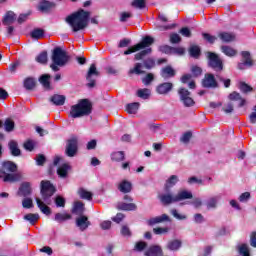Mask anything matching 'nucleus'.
Returning a JSON list of instances; mask_svg holds the SVG:
<instances>
[{
	"label": "nucleus",
	"instance_id": "obj_1",
	"mask_svg": "<svg viewBox=\"0 0 256 256\" xmlns=\"http://www.w3.org/2000/svg\"><path fill=\"white\" fill-rule=\"evenodd\" d=\"M91 17V12L80 9L77 12L72 13L66 18V22L72 27V31L77 33L85 29L89 25V18Z\"/></svg>",
	"mask_w": 256,
	"mask_h": 256
},
{
	"label": "nucleus",
	"instance_id": "obj_2",
	"mask_svg": "<svg viewBox=\"0 0 256 256\" xmlns=\"http://www.w3.org/2000/svg\"><path fill=\"white\" fill-rule=\"evenodd\" d=\"M0 179H3L5 183H15L19 181V174H17V165L11 161L2 163L0 169Z\"/></svg>",
	"mask_w": 256,
	"mask_h": 256
},
{
	"label": "nucleus",
	"instance_id": "obj_3",
	"mask_svg": "<svg viewBox=\"0 0 256 256\" xmlns=\"http://www.w3.org/2000/svg\"><path fill=\"white\" fill-rule=\"evenodd\" d=\"M92 105L87 99H82L78 104L73 105L70 110V115L73 119H79V117H85L91 115Z\"/></svg>",
	"mask_w": 256,
	"mask_h": 256
},
{
	"label": "nucleus",
	"instance_id": "obj_4",
	"mask_svg": "<svg viewBox=\"0 0 256 256\" xmlns=\"http://www.w3.org/2000/svg\"><path fill=\"white\" fill-rule=\"evenodd\" d=\"M55 194V186L48 180H42L41 182V195L46 205H51V197Z\"/></svg>",
	"mask_w": 256,
	"mask_h": 256
},
{
	"label": "nucleus",
	"instance_id": "obj_5",
	"mask_svg": "<svg viewBox=\"0 0 256 256\" xmlns=\"http://www.w3.org/2000/svg\"><path fill=\"white\" fill-rule=\"evenodd\" d=\"M153 43H155V39H153V37L145 36L140 43L124 51V55H131V53H136V51H141V49L150 47V45H153Z\"/></svg>",
	"mask_w": 256,
	"mask_h": 256
},
{
	"label": "nucleus",
	"instance_id": "obj_6",
	"mask_svg": "<svg viewBox=\"0 0 256 256\" xmlns=\"http://www.w3.org/2000/svg\"><path fill=\"white\" fill-rule=\"evenodd\" d=\"M52 61L53 63H55V65L63 67L67 65V61H69V56H67V53L61 48H55L52 54Z\"/></svg>",
	"mask_w": 256,
	"mask_h": 256
},
{
	"label": "nucleus",
	"instance_id": "obj_7",
	"mask_svg": "<svg viewBox=\"0 0 256 256\" xmlns=\"http://www.w3.org/2000/svg\"><path fill=\"white\" fill-rule=\"evenodd\" d=\"M208 66L214 71H223V60L214 52L207 53Z\"/></svg>",
	"mask_w": 256,
	"mask_h": 256
},
{
	"label": "nucleus",
	"instance_id": "obj_8",
	"mask_svg": "<svg viewBox=\"0 0 256 256\" xmlns=\"http://www.w3.org/2000/svg\"><path fill=\"white\" fill-rule=\"evenodd\" d=\"M98 77H99V71H97V66H95V64H91L88 70V73L86 75V81H88L87 87H89L90 89H93V87H95V82L97 81Z\"/></svg>",
	"mask_w": 256,
	"mask_h": 256
},
{
	"label": "nucleus",
	"instance_id": "obj_9",
	"mask_svg": "<svg viewBox=\"0 0 256 256\" xmlns=\"http://www.w3.org/2000/svg\"><path fill=\"white\" fill-rule=\"evenodd\" d=\"M77 138L73 137L67 141L66 144V155L67 157H75L77 155Z\"/></svg>",
	"mask_w": 256,
	"mask_h": 256
},
{
	"label": "nucleus",
	"instance_id": "obj_10",
	"mask_svg": "<svg viewBox=\"0 0 256 256\" xmlns=\"http://www.w3.org/2000/svg\"><path fill=\"white\" fill-rule=\"evenodd\" d=\"M202 85L206 89H215V87H218L217 80L213 74H206L202 80Z\"/></svg>",
	"mask_w": 256,
	"mask_h": 256
},
{
	"label": "nucleus",
	"instance_id": "obj_11",
	"mask_svg": "<svg viewBox=\"0 0 256 256\" xmlns=\"http://www.w3.org/2000/svg\"><path fill=\"white\" fill-rule=\"evenodd\" d=\"M243 62H240L238 64V69L243 70L245 67H252L253 66V60H251V53L248 51H243L241 53Z\"/></svg>",
	"mask_w": 256,
	"mask_h": 256
},
{
	"label": "nucleus",
	"instance_id": "obj_12",
	"mask_svg": "<svg viewBox=\"0 0 256 256\" xmlns=\"http://www.w3.org/2000/svg\"><path fill=\"white\" fill-rule=\"evenodd\" d=\"M171 91H173V83L171 82L161 83L156 88V93H158V95H168Z\"/></svg>",
	"mask_w": 256,
	"mask_h": 256
},
{
	"label": "nucleus",
	"instance_id": "obj_13",
	"mask_svg": "<svg viewBox=\"0 0 256 256\" xmlns=\"http://www.w3.org/2000/svg\"><path fill=\"white\" fill-rule=\"evenodd\" d=\"M90 225L91 222L89 221V218L87 216L82 215L76 218V227H78L80 231H86V229H88Z\"/></svg>",
	"mask_w": 256,
	"mask_h": 256
},
{
	"label": "nucleus",
	"instance_id": "obj_14",
	"mask_svg": "<svg viewBox=\"0 0 256 256\" xmlns=\"http://www.w3.org/2000/svg\"><path fill=\"white\" fill-rule=\"evenodd\" d=\"M159 199L163 205H171V203H177L176 196L171 193L159 195Z\"/></svg>",
	"mask_w": 256,
	"mask_h": 256
},
{
	"label": "nucleus",
	"instance_id": "obj_15",
	"mask_svg": "<svg viewBox=\"0 0 256 256\" xmlns=\"http://www.w3.org/2000/svg\"><path fill=\"white\" fill-rule=\"evenodd\" d=\"M53 7H55V3L47 0L41 1L38 5V9L41 11V13H49Z\"/></svg>",
	"mask_w": 256,
	"mask_h": 256
},
{
	"label": "nucleus",
	"instance_id": "obj_16",
	"mask_svg": "<svg viewBox=\"0 0 256 256\" xmlns=\"http://www.w3.org/2000/svg\"><path fill=\"white\" fill-rule=\"evenodd\" d=\"M72 213L79 217L83 216V213H85V204L81 201L75 202L72 208Z\"/></svg>",
	"mask_w": 256,
	"mask_h": 256
},
{
	"label": "nucleus",
	"instance_id": "obj_17",
	"mask_svg": "<svg viewBox=\"0 0 256 256\" xmlns=\"http://www.w3.org/2000/svg\"><path fill=\"white\" fill-rule=\"evenodd\" d=\"M160 75L164 79H172V77H175V69L171 66H166L162 68Z\"/></svg>",
	"mask_w": 256,
	"mask_h": 256
},
{
	"label": "nucleus",
	"instance_id": "obj_18",
	"mask_svg": "<svg viewBox=\"0 0 256 256\" xmlns=\"http://www.w3.org/2000/svg\"><path fill=\"white\" fill-rule=\"evenodd\" d=\"M221 200V196H213V197H210L206 202H205V205H206V208L208 210L210 209H217V205L219 203V201Z\"/></svg>",
	"mask_w": 256,
	"mask_h": 256
},
{
	"label": "nucleus",
	"instance_id": "obj_19",
	"mask_svg": "<svg viewBox=\"0 0 256 256\" xmlns=\"http://www.w3.org/2000/svg\"><path fill=\"white\" fill-rule=\"evenodd\" d=\"M185 199H193V193L187 190L179 191L176 195V203H179V201H185Z\"/></svg>",
	"mask_w": 256,
	"mask_h": 256
},
{
	"label": "nucleus",
	"instance_id": "obj_20",
	"mask_svg": "<svg viewBox=\"0 0 256 256\" xmlns=\"http://www.w3.org/2000/svg\"><path fill=\"white\" fill-rule=\"evenodd\" d=\"M145 256H163V250L160 246L154 245L145 252Z\"/></svg>",
	"mask_w": 256,
	"mask_h": 256
},
{
	"label": "nucleus",
	"instance_id": "obj_21",
	"mask_svg": "<svg viewBox=\"0 0 256 256\" xmlns=\"http://www.w3.org/2000/svg\"><path fill=\"white\" fill-rule=\"evenodd\" d=\"M132 189H133V186H132L131 182H129L127 180H123L118 185V190L121 193H131Z\"/></svg>",
	"mask_w": 256,
	"mask_h": 256
},
{
	"label": "nucleus",
	"instance_id": "obj_22",
	"mask_svg": "<svg viewBox=\"0 0 256 256\" xmlns=\"http://www.w3.org/2000/svg\"><path fill=\"white\" fill-rule=\"evenodd\" d=\"M118 209L120 211H137V205L135 203H118Z\"/></svg>",
	"mask_w": 256,
	"mask_h": 256
},
{
	"label": "nucleus",
	"instance_id": "obj_23",
	"mask_svg": "<svg viewBox=\"0 0 256 256\" xmlns=\"http://www.w3.org/2000/svg\"><path fill=\"white\" fill-rule=\"evenodd\" d=\"M17 19V15H15V12L8 11L3 19L4 25H13L15 23V20Z\"/></svg>",
	"mask_w": 256,
	"mask_h": 256
},
{
	"label": "nucleus",
	"instance_id": "obj_24",
	"mask_svg": "<svg viewBox=\"0 0 256 256\" xmlns=\"http://www.w3.org/2000/svg\"><path fill=\"white\" fill-rule=\"evenodd\" d=\"M8 147L11 151V155H13V157H19V155H21V150L19 149V145L17 144V142L15 140H12L9 142Z\"/></svg>",
	"mask_w": 256,
	"mask_h": 256
},
{
	"label": "nucleus",
	"instance_id": "obj_25",
	"mask_svg": "<svg viewBox=\"0 0 256 256\" xmlns=\"http://www.w3.org/2000/svg\"><path fill=\"white\" fill-rule=\"evenodd\" d=\"M164 221H169L167 214H162L161 216L150 218L148 220V225H157V223H163Z\"/></svg>",
	"mask_w": 256,
	"mask_h": 256
},
{
	"label": "nucleus",
	"instance_id": "obj_26",
	"mask_svg": "<svg viewBox=\"0 0 256 256\" xmlns=\"http://www.w3.org/2000/svg\"><path fill=\"white\" fill-rule=\"evenodd\" d=\"M71 169V166L69 164H62L58 169H57V174L59 177L62 179H65L67 175H69V170Z\"/></svg>",
	"mask_w": 256,
	"mask_h": 256
},
{
	"label": "nucleus",
	"instance_id": "obj_27",
	"mask_svg": "<svg viewBox=\"0 0 256 256\" xmlns=\"http://www.w3.org/2000/svg\"><path fill=\"white\" fill-rule=\"evenodd\" d=\"M50 101L53 103V105L61 107L62 105H65V96L55 94L50 98Z\"/></svg>",
	"mask_w": 256,
	"mask_h": 256
},
{
	"label": "nucleus",
	"instance_id": "obj_28",
	"mask_svg": "<svg viewBox=\"0 0 256 256\" xmlns=\"http://www.w3.org/2000/svg\"><path fill=\"white\" fill-rule=\"evenodd\" d=\"M229 99L230 101H238V107H243L246 103L245 99H243L241 97V94L237 93V92H232L230 95H229Z\"/></svg>",
	"mask_w": 256,
	"mask_h": 256
},
{
	"label": "nucleus",
	"instance_id": "obj_29",
	"mask_svg": "<svg viewBox=\"0 0 256 256\" xmlns=\"http://www.w3.org/2000/svg\"><path fill=\"white\" fill-rule=\"evenodd\" d=\"M177 183H179V177H177V175L170 176L168 181L165 183V191H169V189L175 187Z\"/></svg>",
	"mask_w": 256,
	"mask_h": 256
},
{
	"label": "nucleus",
	"instance_id": "obj_30",
	"mask_svg": "<svg viewBox=\"0 0 256 256\" xmlns=\"http://www.w3.org/2000/svg\"><path fill=\"white\" fill-rule=\"evenodd\" d=\"M36 203L38 205V208L44 215H49L51 213V208L45 204V202L41 201V199L36 198Z\"/></svg>",
	"mask_w": 256,
	"mask_h": 256
},
{
	"label": "nucleus",
	"instance_id": "obj_31",
	"mask_svg": "<svg viewBox=\"0 0 256 256\" xmlns=\"http://www.w3.org/2000/svg\"><path fill=\"white\" fill-rule=\"evenodd\" d=\"M218 37L224 43H230V41H234L235 40V35H233L232 33H228V32H220L218 34Z\"/></svg>",
	"mask_w": 256,
	"mask_h": 256
},
{
	"label": "nucleus",
	"instance_id": "obj_32",
	"mask_svg": "<svg viewBox=\"0 0 256 256\" xmlns=\"http://www.w3.org/2000/svg\"><path fill=\"white\" fill-rule=\"evenodd\" d=\"M20 192L23 195V197H28V195H31V183L29 182L22 183L20 187Z\"/></svg>",
	"mask_w": 256,
	"mask_h": 256
},
{
	"label": "nucleus",
	"instance_id": "obj_33",
	"mask_svg": "<svg viewBox=\"0 0 256 256\" xmlns=\"http://www.w3.org/2000/svg\"><path fill=\"white\" fill-rule=\"evenodd\" d=\"M221 51L222 53H224V55H226L227 57H235V55H237V50H235L233 47L231 46H222L221 47Z\"/></svg>",
	"mask_w": 256,
	"mask_h": 256
},
{
	"label": "nucleus",
	"instance_id": "obj_34",
	"mask_svg": "<svg viewBox=\"0 0 256 256\" xmlns=\"http://www.w3.org/2000/svg\"><path fill=\"white\" fill-rule=\"evenodd\" d=\"M189 54L193 59H199L201 56V48L197 45H193L189 48Z\"/></svg>",
	"mask_w": 256,
	"mask_h": 256
},
{
	"label": "nucleus",
	"instance_id": "obj_35",
	"mask_svg": "<svg viewBox=\"0 0 256 256\" xmlns=\"http://www.w3.org/2000/svg\"><path fill=\"white\" fill-rule=\"evenodd\" d=\"M78 194L80 196V199H86L87 201H91L93 199V193L85 190V188H80L78 190Z\"/></svg>",
	"mask_w": 256,
	"mask_h": 256
},
{
	"label": "nucleus",
	"instance_id": "obj_36",
	"mask_svg": "<svg viewBox=\"0 0 256 256\" xmlns=\"http://www.w3.org/2000/svg\"><path fill=\"white\" fill-rule=\"evenodd\" d=\"M50 79H51V75L44 74L40 77L39 81L45 89H51V83L49 82Z\"/></svg>",
	"mask_w": 256,
	"mask_h": 256
},
{
	"label": "nucleus",
	"instance_id": "obj_37",
	"mask_svg": "<svg viewBox=\"0 0 256 256\" xmlns=\"http://www.w3.org/2000/svg\"><path fill=\"white\" fill-rule=\"evenodd\" d=\"M143 69V64L142 63H136L134 68L129 70L130 75H143L145 71L141 70Z\"/></svg>",
	"mask_w": 256,
	"mask_h": 256
},
{
	"label": "nucleus",
	"instance_id": "obj_38",
	"mask_svg": "<svg viewBox=\"0 0 256 256\" xmlns=\"http://www.w3.org/2000/svg\"><path fill=\"white\" fill-rule=\"evenodd\" d=\"M126 111L130 115H135L139 111V102L130 103L126 106Z\"/></svg>",
	"mask_w": 256,
	"mask_h": 256
},
{
	"label": "nucleus",
	"instance_id": "obj_39",
	"mask_svg": "<svg viewBox=\"0 0 256 256\" xmlns=\"http://www.w3.org/2000/svg\"><path fill=\"white\" fill-rule=\"evenodd\" d=\"M178 95L180 96V101L183 103L186 99L191 97V92L185 88H180L178 90Z\"/></svg>",
	"mask_w": 256,
	"mask_h": 256
},
{
	"label": "nucleus",
	"instance_id": "obj_40",
	"mask_svg": "<svg viewBox=\"0 0 256 256\" xmlns=\"http://www.w3.org/2000/svg\"><path fill=\"white\" fill-rule=\"evenodd\" d=\"M238 253L241 256H251L249 253V246L247 244H240L237 246Z\"/></svg>",
	"mask_w": 256,
	"mask_h": 256
},
{
	"label": "nucleus",
	"instance_id": "obj_41",
	"mask_svg": "<svg viewBox=\"0 0 256 256\" xmlns=\"http://www.w3.org/2000/svg\"><path fill=\"white\" fill-rule=\"evenodd\" d=\"M137 96L140 97V99H149V97H151V90L148 88L139 89Z\"/></svg>",
	"mask_w": 256,
	"mask_h": 256
},
{
	"label": "nucleus",
	"instance_id": "obj_42",
	"mask_svg": "<svg viewBox=\"0 0 256 256\" xmlns=\"http://www.w3.org/2000/svg\"><path fill=\"white\" fill-rule=\"evenodd\" d=\"M25 221H29L31 225H35L39 221V214L29 213L24 216Z\"/></svg>",
	"mask_w": 256,
	"mask_h": 256
},
{
	"label": "nucleus",
	"instance_id": "obj_43",
	"mask_svg": "<svg viewBox=\"0 0 256 256\" xmlns=\"http://www.w3.org/2000/svg\"><path fill=\"white\" fill-rule=\"evenodd\" d=\"M111 159L119 163L125 159V153L123 151L113 152L111 154Z\"/></svg>",
	"mask_w": 256,
	"mask_h": 256
},
{
	"label": "nucleus",
	"instance_id": "obj_44",
	"mask_svg": "<svg viewBox=\"0 0 256 256\" xmlns=\"http://www.w3.org/2000/svg\"><path fill=\"white\" fill-rule=\"evenodd\" d=\"M181 247V241L179 240H172L170 242H168L167 248L170 251H177V249H179Z\"/></svg>",
	"mask_w": 256,
	"mask_h": 256
},
{
	"label": "nucleus",
	"instance_id": "obj_45",
	"mask_svg": "<svg viewBox=\"0 0 256 256\" xmlns=\"http://www.w3.org/2000/svg\"><path fill=\"white\" fill-rule=\"evenodd\" d=\"M24 87L25 89H28L29 91H31V89L35 88V78H26L24 80Z\"/></svg>",
	"mask_w": 256,
	"mask_h": 256
},
{
	"label": "nucleus",
	"instance_id": "obj_46",
	"mask_svg": "<svg viewBox=\"0 0 256 256\" xmlns=\"http://www.w3.org/2000/svg\"><path fill=\"white\" fill-rule=\"evenodd\" d=\"M68 219H71L69 214L57 213L54 221H57V223H63V221H67Z\"/></svg>",
	"mask_w": 256,
	"mask_h": 256
},
{
	"label": "nucleus",
	"instance_id": "obj_47",
	"mask_svg": "<svg viewBox=\"0 0 256 256\" xmlns=\"http://www.w3.org/2000/svg\"><path fill=\"white\" fill-rule=\"evenodd\" d=\"M181 205H193L195 209H199L203 205V200L201 198H194L193 201L182 203Z\"/></svg>",
	"mask_w": 256,
	"mask_h": 256
},
{
	"label": "nucleus",
	"instance_id": "obj_48",
	"mask_svg": "<svg viewBox=\"0 0 256 256\" xmlns=\"http://www.w3.org/2000/svg\"><path fill=\"white\" fill-rule=\"evenodd\" d=\"M5 131L10 133V131H13L15 129V122L11 119H6L4 123Z\"/></svg>",
	"mask_w": 256,
	"mask_h": 256
},
{
	"label": "nucleus",
	"instance_id": "obj_49",
	"mask_svg": "<svg viewBox=\"0 0 256 256\" xmlns=\"http://www.w3.org/2000/svg\"><path fill=\"white\" fill-rule=\"evenodd\" d=\"M45 35V32L42 29H35L31 32L32 39H41Z\"/></svg>",
	"mask_w": 256,
	"mask_h": 256
},
{
	"label": "nucleus",
	"instance_id": "obj_50",
	"mask_svg": "<svg viewBox=\"0 0 256 256\" xmlns=\"http://www.w3.org/2000/svg\"><path fill=\"white\" fill-rule=\"evenodd\" d=\"M149 53H151V48H147L145 50H142L140 53H137L135 55V60L136 61H141V59H143V57H145V55H149Z\"/></svg>",
	"mask_w": 256,
	"mask_h": 256
},
{
	"label": "nucleus",
	"instance_id": "obj_51",
	"mask_svg": "<svg viewBox=\"0 0 256 256\" xmlns=\"http://www.w3.org/2000/svg\"><path fill=\"white\" fill-rule=\"evenodd\" d=\"M145 69H153L155 67V59L148 58L143 61Z\"/></svg>",
	"mask_w": 256,
	"mask_h": 256
},
{
	"label": "nucleus",
	"instance_id": "obj_52",
	"mask_svg": "<svg viewBox=\"0 0 256 256\" xmlns=\"http://www.w3.org/2000/svg\"><path fill=\"white\" fill-rule=\"evenodd\" d=\"M239 89H240V91H242V93H249V92L253 91V88L245 82H241L239 84Z\"/></svg>",
	"mask_w": 256,
	"mask_h": 256
},
{
	"label": "nucleus",
	"instance_id": "obj_53",
	"mask_svg": "<svg viewBox=\"0 0 256 256\" xmlns=\"http://www.w3.org/2000/svg\"><path fill=\"white\" fill-rule=\"evenodd\" d=\"M37 63L45 64L47 63V52L43 51L36 57Z\"/></svg>",
	"mask_w": 256,
	"mask_h": 256
},
{
	"label": "nucleus",
	"instance_id": "obj_54",
	"mask_svg": "<svg viewBox=\"0 0 256 256\" xmlns=\"http://www.w3.org/2000/svg\"><path fill=\"white\" fill-rule=\"evenodd\" d=\"M173 47L169 46V45H162L159 47V51H161V53H165L166 55H171V53H173Z\"/></svg>",
	"mask_w": 256,
	"mask_h": 256
},
{
	"label": "nucleus",
	"instance_id": "obj_55",
	"mask_svg": "<svg viewBox=\"0 0 256 256\" xmlns=\"http://www.w3.org/2000/svg\"><path fill=\"white\" fill-rule=\"evenodd\" d=\"M145 1L147 0H134L132 2V7H135L136 9H145Z\"/></svg>",
	"mask_w": 256,
	"mask_h": 256
},
{
	"label": "nucleus",
	"instance_id": "obj_56",
	"mask_svg": "<svg viewBox=\"0 0 256 256\" xmlns=\"http://www.w3.org/2000/svg\"><path fill=\"white\" fill-rule=\"evenodd\" d=\"M251 199V193L244 192L239 196L240 203H247Z\"/></svg>",
	"mask_w": 256,
	"mask_h": 256
},
{
	"label": "nucleus",
	"instance_id": "obj_57",
	"mask_svg": "<svg viewBox=\"0 0 256 256\" xmlns=\"http://www.w3.org/2000/svg\"><path fill=\"white\" fill-rule=\"evenodd\" d=\"M45 161H47V159L45 158V155L40 154L36 156V164L39 167H43V165H45Z\"/></svg>",
	"mask_w": 256,
	"mask_h": 256
},
{
	"label": "nucleus",
	"instance_id": "obj_58",
	"mask_svg": "<svg viewBox=\"0 0 256 256\" xmlns=\"http://www.w3.org/2000/svg\"><path fill=\"white\" fill-rule=\"evenodd\" d=\"M22 207H24V209H31V207H33V200L31 198H25L22 201Z\"/></svg>",
	"mask_w": 256,
	"mask_h": 256
},
{
	"label": "nucleus",
	"instance_id": "obj_59",
	"mask_svg": "<svg viewBox=\"0 0 256 256\" xmlns=\"http://www.w3.org/2000/svg\"><path fill=\"white\" fill-rule=\"evenodd\" d=\"M202 35H203L205 41H207L208 43L213 44L215 41H217V37H215L209 33H203Z\"/></svg>",
	"mask_w": 256,
	"mask_h": 256
},
{
	"label": "nucleus",
	"instance_id": "obj_60",
	"mask_svg": "<svg viewBox=\"0 0 256 256\" xmlns=\"http://www.w3.org/2000/svg\"><path fill=\"white\" fill-rule=\"evenodd\" d=\"M193 134L191 132H185L180 138L181 143H189Z\"/></svg>",
	"mask_w": 256,
	"mask_h": 256
},
{
	"label": "nucleus",
	"instance_id": "obj_61",
	"mask_svg": "<svg viewBox=\"0 0 256 256\" xmlns=\"http://www.w3.org/2000/svg\"><path fill=\"white\" fill-rule=\"evenodd\" d=\"M153 79H155V77L153 76V74L149 73L142 79V82L144 83V85H150Z\"/></svg>",
	"mask_w": 256,
	"mask_h": 256
},
{
	"label": "nucleus",
	"instance_id": "obj_62",
	"mask_svg": "<svg viewBox=\"0 0 256 256\" xmlns=\"http://www.w3.org/2000/svg\"><path fill=\"white\" fill-rule=\"evenodd\" d=\"M182 103L184 107H193V105H195V100L190 96L189 98L184 99Z\"/></svg>",
	"mask_w": 256,
	"mask_h": 256
},
{
	"label": "nucleus",
	"instance_id": "obj_63",
	"mask_svg": "<svg viewBox=\"0 0 256 256\" xmlns=\"http://www.w3.org/2000/svg\"><path fill=\"white\" fill-rule=\"evenodd\" d=\"M147 247V242H137L135 245V251H143Z\"/></svg>",
	"mask_w": 256,
	"mask_h": 256
},
{
	"label": "nucleus",
	"instance_id": "obj_64",
	"mask_svg": "<svg viewBox=\"0 0 256 256\" xmlns=\"http://www.w3.org/2000/svg\"><path fill=\"white\" fill-rule=\"evenodd\" d=\"M56 207H65V198L58 196L55 199Z\"/></svg>",
	"mask_w": 256,
	"mask_h": 256
}]
</instances>
